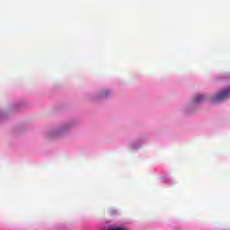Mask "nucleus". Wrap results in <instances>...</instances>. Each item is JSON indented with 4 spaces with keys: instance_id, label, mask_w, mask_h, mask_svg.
<instances>
[{
    "instance_id": "nucleus-1",
    "label": "nucleus",
    "mask_w": 230,
    "mask_h": 230,
    "mask_svg": "<svg viewBox=\"0 0 230 230\" xmlns=\"http://www.w3.org/2000/svg\"><path fill=\"white\" fill-rule=\"evenodd\" d=\"M230 97V88L226 90H222L216 96L212 98V103H218L224 100H227Z\"/></svg>"
},
{
    "instance_id": "nucleus-2",
    "label": "nucleus",
    "mask_w": 230,
    "mask_h": 230,
    "mask_svg": "<svg viewBox=\"0 0 230 230\" xmlns=\"http://www.w3.org/2000/svg\"><path fill=\"white\" fill-rule=\"evenodd\" d=\"M206 100V96L204 95H197L194 98V103H200Z\"/></svg>"
},
{
    "instance_id": "nucleus-3",
    "label": "nucleus",
    "mask_w": 230,
    "mask_h": 230,
    "mask_svg": "<svg viewBox=\"0 0 230 230\" xmlns=\"http://www.w3.org/2000/svg\"><path fill=\"white\" fill-rule=\"evenodd\" d=\"M109 96H111V92L110 91H105L101 95L102 98H109Z\"/></svg>"
},
{
    "instance_id": "nucleus-4",
    "label": "nucleus",
    "mask_w": 230,
    "mask_h": 230,
    "mask_svg": "<svg viewBox=\"0 0 230 230\" xmlns=\"http://www.w3.org/2000/svg\"><path fill=\"white\" fill-rule=\"evenodd\" d=\"M107 230H127V229L122 228V227H110Z\"/></svg>"
}]
</instances>
